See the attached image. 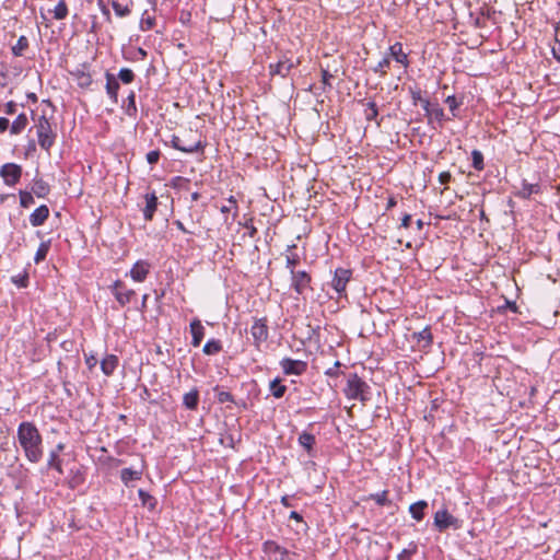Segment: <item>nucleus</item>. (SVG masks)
<instances>
[{
    "instance_id": "39",
    "label": "nucleus",
    "mask_w": 560,
    "mask_h": 560,
    "mask_svg": "<svg viewBox=\"0 0 560 560\" xmlns=\"http://www.w3.org/2000/svg\"><path fill=\"white\" fill-rule=\"evenodd\" d=\"M48 250H49V242H43L39 245V247L35 254V258H34L35 262L38 264L42 260H44L47 256Z\"/></svg>"
},
{
    "instance_id": "64",
    "label": "nucleus",
    "mask_w": 560,
    "mask_h": 560,
    "mask_svg": "<svg viewBox=\"0 0 560 560\" xmlns=\"http://www.w3.org/2000/svg\"><path fill=\"white\" fill-rule=\"evenodd\" d=\"M96 359L94 357H91V358H88L86 359V363L89 364L90 368L94 366L96 364Z\"/></svg>"
},
{
    "instance_id": "52",
    "label": "nucleus",
    "mask_w": 560,
    "mask_h": 560,
    "mask_svg": "<svg viewBox=\"0 0 560 560\" xmlns=\"http://www.w3.org/2000/svg\"><path fill=\"white\" fill-rule=\"evenodd\" d=\"M16 108H18V105L16 103L14 102H8L5 105H4V109L3 112L7 114V115H14L16 113Z\"/></svg>"
},
{
    "instance_id": "58",
    "label": "nucleus",
    "mask_w": 560,
    "mask_h": 560,
    "mask_svg": "<svg viewBox=\"0 0 560 560\" xmlns=\"http://www.w3.org/2000/svg\"><path fill=\"white\" fill-rule=\"evenodd\" d=\"M97 3L100 5V8H101L102 13L104 15H106L107 18H109L110 12H109L108 8L105 5L104 1L103 0H97Z\"/></svg>"
},
{
    "instance_id": "5",
    "label": "nucleus",
    "mask_w": 560,
    "mask_h": 560,
    "mask_svg": "<svg viewBox=\"0 0 560 560\" xmlns=\"http://www.w3.org/2000/svg\"><path fill=\"white\" fill-rule=\"evenodd\" d=\"M299 63V60H292L283 56L276 63L269 65V73L271 77L280 75L281 78H285Z\"/></svg>"
},
{
    "instance_id": "27",
    "label": "nucleus",
    "mask_w": 560,
    "mask_h": 560,
    "mask_svg": "<svg viewBox=\"0 0 560 560\" xmlns=\"http://www.w3.org/2000/svg\"><path fill=\"white\" fill-rule=\"evenodd\" d=\"M222 350V345L220 340L217 339H210L206 342L203 346V353L207 355L217 354Z\"/></svg>"
},
{
    "instance_id": "31",
    "label": "nucleus",
    "mask_w": 560,
    "mask_h": 560,
    "mask_svg": "<svg viewBox=\"0 0 560 560\" xmlns=\"http://www.w3.org/2000/svg\"><path fill=\"white\" fill-rule=\"evenodd\" d=\"M269 387H270V390H271L272 395L276 398H281L284 395L285 390H287V386L282 385L280 380H278V378L271 381Z\"/></svg>"
},
{
    "instance_id": "19",
    "label": "nucleus",
    "mask_w": 560,
    "mask_h": 560,
    "mask_svg": "<svg viewBox=\"0 0 560 560\" xmlns=\"http://www.w3.org/2000/svg\"><path fill=\"white\" fill-rule=\"evenodd\" d=\"M264 551L267 552V553H276V555H279V560H285L287 557L289 556V551L281 547L280 545H278L276 541L273 540H267L265 541L264 544Z\"/></svg>"
},
{
    "instance_id": "49",
    "label": "nucleus",
    "mask_w": 560,
    "mask_h": 560,
    "mask_svg": "<svg viewBox=\"0 0 560 560\" xmlns=\"http://www.w3.org/2000/svg\"><path fill=\"white\" fill-rule=\"evenodd\" d=\"M445 103L448 105L453 116H456L455 110L460 105V103L457 102L456 97L453 96V95H450V96L446 97Z\"/></svg>"
},
{
    "instance_id": "63",
    "label": "nucleus",
    "mask_w": 560,
    "mask_h": 560,
    "mask_svg": "<svg viewBox=\"0 0 560 560\" xmlns=\"http://www.w3.org/2000/svg\"><path fill=\"white\" fill-rule=\"evenodd\" d=\"M281 503L284 505V506H291L292 504L290 503L289 501V497L288 495H283L281 498Z\"/></svg>"
},
{
    "instance_id": "55",
    "label": "nucleus",
    "mask_w": 560,
    "mask_h": 560,
    "mask_svg": "<svg viewBox=\"0 0 560 560\" xmlns=\"http://www.w3.org/2000/svg\"><path fill=\"white\" fill-rule=\"evenodd\" d=\"M452 179V175L450 172H442L440 175H439V182L440 184L442 185H446L451 182Z\"/></svg>"
},
{
    "instance_id": "37",
    "label": "nucleus",
    "mask_w": 560,
    "mask_h": 560,
    "mask_svg": "<svg viewBox=\"0 0 560 560\" xmlns=\"http://www.w3.org/2000/svg\"><path fill=\"white\" fill-rule=\"evenodd\" d=\"M472 167L477 171H481L485 167L483 155L479 150L471 152Z\"/></svg>"
},
{
    "instance_id": "53",
    "label": "nucleus",
    "mask_w": 560,
    "mask_h": 560,
    "mask_svg": "<svg viewBox=\"0 0 560 560\" xmlns=\"http://www.w3.org/2000/svg\"><path fill=\"white\" fill-rule=\"evenodd\" d=\"M159 159H160V152L159 151H150L147 154V161H148L149 164L158 163Z\"/></svg>"
},
{
    "instance_id": "34",
    "label": "nucleus",
    "mask_w": 560,
    "mask_h": 560,
    "mask_svg": "<svg viewBox=\"0 0 560 560\" xmlns=\"http://www.w3.org/2000/svg\"><path fill=\"white\" fill-rule=\"evenodd\" d=\"M387 495H388V491L384 490L380 493L370 494V499L375 501L376 504L384 506V505H388L392 503V501L387 498Z\"/></svg>"
},
{
    "instance_id": "44",
    "label": "nucleus",
    "mask_w": 560,
    "mask_h": 560,
    "mask_svg": "<svg viewBox=\"0 0 560 560\" xmlns=\"http://www.w3.org/2000/svg\"><path fill=\"white\" fill-rule=\"evenodd\" d=\"M378 110L377 106L374 102L368 103V108L365 109V118L368 120H375L377 117Z\"/></svg>"
},
{
    "instance_id": "29",
    "label": "nucleus",
    "mask_w": 560,
    "mask_h": 560,
    "mask_svg": "<svg viewBox=\"0 0 560 560\" xmlns=\"http://www.w3.org/2000/svg\"><path fill=\"white\" fill-rule=\"evenodd\" d=\"M539 192V186L537 184L523 183L522 189L517 192V196L527 199L533 194Z\"/></svg>"
},
{
    "instance_id": "21",
    "label": "nucleus",
    "mask_w": 560,
    "mask_h": 560,
    "mask_svg": "<svg viewBox=\"0 0 560 560\" xmlns=\"http://www.w3.org/2000/svg\"><path fill=\"white\" fill-rule=\"evenodd\" d=\"M118 364V358L114 354H109L104 358L101 362V369L105 375H112Z\"/></svg>"
},
{
    "instance_id": "41",
    "label": "nucleus",
    "mask_w": 560,
    "mask_h": 560,
    "mask_svg": "<svg viewBox=\"0 0 560 560\" xmlns=\"http://www.w3.org/2000/svg\"><path fill=\"white\" fill-rule=\"evenodd\" d=\"M417 545L415 542H410L408 548H405L399 555L398 560H410L411 556L417 552Z\"/></svg>"
},
{
    "instance_id": "60",
    "label": "nucleus",
    "mask_w": 560,
    "mask_h": 560,
    "mask_svg": "<svg viewBox=\"0 0 560 560\" xmlns=\"http://www.w3.org/2000/svg\"><path fill=\"white\" fill-rule=\"evenodd\" d=\"M339 366H340V362H338V361H337V362L335 363V366H334V368H331V369L327 370L326 374H327V375H330V376L336 375V374H337V369H338Z\"/></svg>"
},
{
    "instance_id": "1",
    "label": "nucleus",
    "mask_w": 560,
    "mask_h": 560,
    "mask_svg": "<svg viewBox=\"0 0 560 560\" xmlns=\"http://www.w3.org/2000/svg\"><path fill=\"white\" fill-rule=\"evenodd\" d=\"M18 440L26 458L38 463L43 457L42 435L34 423L22 422L18 428Z\"/></svg>"
},
{
    "instance_id": "17",
    "label": "nucleus",
    "mask_w": 560,
    "mask_h": 560,
    "mask_svg": "<svg viewBox=\"0 0 560 560\" xmlns=\"http://www.w3.org/2000/svg\"><path fill=\"white\" fill-rule=\"evenodd\" d=\"M105 78H106V92H107L108 96L115 103H117L119 83H118L116 77L109 72H106Z\"/></svg>"
},
{
    "instance_id": "9",
    "label": "nucleus",
    "mask_w": 560,
    "mask_h": 560,
    "mask_svg": "<svg viewBox=\"0 0 560 560\" xmlns=\"http://www.w3.org/2000/svg\"><path fill=\"white\" fill-rule=\"evenodd\" d=\"M250 335L255 345L258 347L268 338V326L265 318L256 319L250 328Z\"/></svg>"
},
{
    "instance_id": "25",
    "label": "nucleus",
    "mask_w": 560,
    "mask_h": 560,
    "mask_svg": "<svg viewBox=\"0 0 560 560\" xmlns=\"http://www.w3.org/2000/svg\"><path fill=\"white\" fill-rule=\"evenodd\" d=\"M142 476L141 470H135L132 468H124L120 471L121 481L128 487L131 480H139Z\"/></svg>"
},
{
    "instance_id": "38",
    "label": "nucleus",
    "mask_w": 560,
    "mask_h": 560,
    "mask_svg": "<svg viewBox=\"0 0 560 560\" xmlns=\"http://www.w3.org/2000/svg\"><path fill=\"white\" fill-rule=\"evenodd\" d=\"M47 466L49 468H55L59 474H62L61 460L57 452H50Z\"/></svg>"
},
{
    "instance_id": "33",
    "label": "nucleus",
    "mask_w": 560,
    "mask_h": 560,
    "mask_svg": "<svg viewBox=\"0 0 560 560\" xmlns=\"http://www.w3.org/2000/svg\"><path fill=\"white\" fill-rule=\"evenodd\" d=\"M77 78L78 84L81 88H88L92 84V78L89 73H85L84 71L78 70L73 73Z\"/></svg>"
},
{
    "instance_id": "4",
    "label": "nucleus",
    "mask_w": 560,
    "mask_h": 560,
    "mask_svg": "<svg viewBox=\"0 0 560 560\" xmlns=\"http://www.w3.org/2000/svg\"><path fill=\"white\" fill-rule=\"evenodd\" d=\"M463 522L448 513L447 510L438 511L434 515V526L439 532H445L448 528L459 529Z\"/></svg>"
},
{
    "instance_id": "40",
    "label": "nucleus",
    "mask_w": 560,
    "mask_h": 560,
    "mask_svg": "<svg viewBox=\"0 0 560 560\" xmlns=\"http://www.w3.org/2000/svg\"><path fill=\"white\" fill-rule=\"evenodd\" d=\"M118 79L122 83L129 84L135 80V73L131 69L122 68L118 73Z\"/></svg>"
},
{
    "instance_id": "50",
    "label": "nucleus",
    "mask_w": 560,
    "mask_h": 560,
    "mask_svg": "<svg viewBox=\"0 0 560 560\" xmlns=\"http://www.w3.org/2000/svg\"><path fill=\"white\" fill-rule=\"evenodd\" d=\"M154 24H155V19L148 16V18L141 20L140 27L142 31H149L154 26Z\"/></svg>"
},
{
    "instance_id": "22",
    "label": "nucleus",
    "mask_w": 560,
    "mask_h": 560,
    "mask_svg": "<svg viewBox=\"0 0 560 560\" xmlns=\"http://www.w3.org/2000/svg\"><path fill=\"white\" fill-rule=\"evenodd\" d=\"M27 124H28L27 116H26V114L22 113V114L18 115L15 120L11 124L10 132L12 135H19L26 128Z\"/></svg>"
},
{
    "instance_id": "15",
    "label": "nucleus",
    "mask_w": 560,
    "mask_h": 560,
    "mask_svg": "<svg viewBox=\"0 0 560 560\" xmlns=\"http://www.w3.org/2000/svg\"><path fill=\"white\" fill-rule=\"evenodd\" d=\"M49 217V209L46 205H42L30 215V223L33 226H40Z\"/></svg>"
},
{
    "instance_id": "6",
    "label": "nucleus",
    "mask_w": 560,
    "mask_h": 560,
    "mask_svg": "<svg viewBox=\"0 0 560 560\" xmlns=\"http://www.w3.org/2000/svg\"><path fill=\"white\" fill-rule=\"evenodd\" d=\"M22 176V167L15 163L3 164L0 168V177L8 186L18 184Z\"/></svg>"
},
{
    "instance_id": "18",
    "label": "nucleus",
    "mask_w": 560,
    "mask_h": 560,
    "mask_svg": "<svg viewBox=\"0 0 560 560\" xmlns=\"http://www.w3.org/2000/svg\"><path fill=\"white\" fill-rule=\"evenodd\" d=\"M389 55L393 57L397 62L401 63L404 67H408L409 60L408 55L404 52L402 45L400 43H395L389 47Z\"/></svg>"
},
{
    "instance_id": "20",
    "label": "nucleus",
    "mask_w": 560,
    "mask_h": 560,
    "mask_svg": "<svg viewBox=\"0 0 560 560\" xmlns=\"http://www.w3.org/2000/svg\"><path fill=\"white\" fill-rule=\"evenodd\" d=\"M422 107L429 117H433L439 121L444 119V110L439 105L433 106L428 100H422Z\"/></svg>"
},
{
    "instance_id": "36",
    "label": "nucleus",
    "mask_w": 560,
    "mask_h": 560,
    "mask_svg": "<svg viewBox=\"0 0 560 560\" xmlns=\"http://www.w3.org/2000/svg\"><path fill=\"white\" fill-rule=\"evenodd\" d=\"M68 15V8L63 0L59 1V3L54 9V18L56 20H63Z\"/></svg>"
},
{
    "instance_id": "7",
    "label": "nucleus",
    "mask_w": 560,
    "mask_h": 560,
    "mask_svg": "<svg viewBox=\"0 0 560 560\" xmlns=\"http://www.w3.org/2000/svg\"><path fill=\"white\" fill-rule=\"evenodd\" d=\"M352 276L351 270L345 268H338L335 271L334 278L331 280V287L338 294V296H342L346 292L347 283L350 281Z\"/></svg>"
},
{
    "instance_id": "3",
    "label": "nucleus",
    "mask_w": 560,
    "mask_h": 560,
    "mask_svg": "<svg viewBox=\"0 0 560 560\" xmlns=\"http://www.w3.org/2000/svg\"><path fill=\"white\" fill-rule=\"evenodd\" d=\"M38 138V144L42 149L49 151L54 145L56 133L52 130L51 124L46 116H40L35 125Z\"/></svg>"
},
{
    "instance_id": "30",
    "label": "nucleus",
    "mask_w": 560,
    "mask_h": 560,
    "mask_svg": "<svg viewBox=\"0 0 560 560\" xmlns=\"http://www.w3.org/2000/svg\"><path fill=\"white\" fill-rule=\"evenodd\" d=\"M27 47H28V39L25 36H20L16 44L12 47V52L16 57L23 56V54L27 49Z\"/></svg>"
},
{
    "instance_id": "14",
    "label": "nucleus",
    "mask_w": 560,
    "mask_h": 560,
    "mask_svg": "<svg viewBox=\"0 0 560 560\" xmlns=\"http://www.w3.org/2000/svg\"><path fill=\"white\" fill-rule=\"evenodd\" d=\"M190 332L192 336L191 345L194 347H199L205 337V328H203L200 319L195 318L191 320Z\"/></svg>"
},
{
    "instance_id": "61",
    "label": "nucleus",
    "mask_w": 560,
    "mask_h": 560,
    "mask_svg": "<svg viewBox=\"0 0 560 560\" xmlns=\"http://www.w3.org/2000/svg\"><path fill=\"white\" fill-rule=\"evenodd\" d=\"M229 203H226V207H231L234 208V209H237V206H236V199L234 196H231L229 199H228Z\"/></svg>"
},
{
    "instance_id": "42",
    "label": "nucleus",
    "mask_w": 560,
    "mask_h": 560,
    "mask_svg": "<svg viewBox=\"0 0 560 560\" xmlns=\"http://www.w3.org/2000/svg\"><path fill=\"white\" fill-rule=\"evenodd\" d=\"M34 203L33 195L28 191H20V205L23 208H28L31 205Z\"/></svg>"
},
{
    "instance_id": "43",
    "label": "nucleus",
    "mask_w": 560,
    "mask_h": 560,
    "mask_svg": "<svg viewBox=\"0 0 560 560\" xmlns=\"http://www.w3.org/2000/svg\"><path fill=\"white\" fill-rule=\"evenodd\" d=\"M112 7H113L115 13L120 18H124V16H127L130 14V9L128 8V5H122L117 1H113Z\"/></svg>"
},
{
    "instance_id": "35",
    "label": "nucleus",
    "mask_w": 560,
    "mask_h": 560,
    "mask_svg": "<svg viewBox=\"0 0 560 560\" xmlns=\"http://www.w3.org/2000/svg\"><path fill=\"white\" fill-rule=\"evenodd\" d=\"M413 337L418 340V341H424L425 342V346H429L432 343V334H431V330L429 327H425L423 328L421 331L419 332H413Z\"/></svg>"
},
{
    "instance_id": "32",
    "label": "nucleus",
    "mask_w": 560,
    "mask_h": 560,
    "mask_svg": "<svg viewBox=\"0 0 560 560\" xmlns=\"http://www.w3.org/2000/svg\"><path fill=\"white\" fill-rule=\"evenodd\" d=\"M138 493H139V498L141 500V503L143 506H148L149 510H153L155 508V505H156L155 498H153L151 494H149L148 492H145L142 489H140Z\"/></svg>"
},
{
    "instance_id": "23",
    "label": "nucleus",
    "mask_w": 560,
    "mask_h": 560,
    "mask_svg": "<svg viewBox=\"0 0 560 560\" xmlns=\"http://www.w3.org/2000/svg\"><path fill=\"white\" fill-rule=\"evenodd\" d=\"M199 402V392L197 388H194L189 393L184 395L183 404L189 410H195L198 407Z\"/></svg>"
},
{
    "instance_id": "51",
    "label": "nucleus",
    "mask_w": 560,
    "mask_h": 560,
    "mask_svg": "<svg viewBox=\"0 0 560 560\" xmlns=\"http://www.w3.org/2000/svg\"><path fill=\"white\" fill-rule=\"evenodd\" d=\"M300 262V257L296 254H292L287 256V267L290 268V270H294L295 265Z\"/></svg>"
},
{
    "instance_id": "28",
    "label": "nucleus",
    "mask_w": 560,
    "mask_h": 560,
    "mask_svg": "<svg viewBox=\"0 0 560 560\" xmlns=\"http://www.w3.org/2000/svg\"><path fill=\"white\" fill-rule=\"evenodd\" d=\"M32 191L39 198H44L48 195L49 192V186L46 182H44L43 179H36L33 187H32Z\"/></svg>"
},
{
    "instance_id": "45",
    "label": "nucleus",
    "mask_w": 560,
    "mask_h": 560,
    "mask_svg": "<svg viewBox=\"0 0 560 560\" xmlns=\"http://www.w3.org/2000/svg\"><path fill=\"white\" fill-rule=\"evenodd\" d=\"M214 390L218 392L217 399L219 402H221V404L234 402V398L231 393L224 392V390H219L218 387H215Z\"/></svg>"
},
{
    "instance_id": "12",
    "label": "nucleus",
    "mask_w": 560,
    "mask_h": 560,
    "mask_svg": "<svg viewBox=\"0 0 560 560\" xmlns=\"http://www.w3.org/2000/svg\"><path fill=\"white\" fill-rule=\"evenodd\" d=\"M292 280L293 287L298 293H302L305 288L308 287L311 282V277L305 271H294L292 270Z\"/></svg>"
},
{
    "instance_id": "48",
    "label": "nucleus",
    "mask_w": 560,
    "mask_h": 560,
    "mask_svg": "<svg viewBox=\"0 0 560 560\" xmlns=\"http://www.w3.org/2000/svg\"><path fill=\"white\" fill-rule=\"evenodd\" d=\"M137 112V107H136V96H135V93L131 92L128 96V106H127V114L129 116L131 115H135Z\"/></svg>"
},
{
    "instance_id": "47",
    "label": "nucleus",
    "mask_w": 560,
    "mask_h": 560,
    "mask_svg": "<svg viewBox=\"0 0 560 560\" xmlns=\"http://www.w3.org/2000/svg\"><path fill=\"white\" fill-rule=\"evenodd\" d=\"M332 78V74L326 70L322 69V90L325 92L327 89H331L332 85L330 83V79Z\"/></svg>"
},
{
    "instance_id": "24",
    "label": "nucleus",
    "mask_w": 560,
    "mask_h": 560,
    "mask_svg": "<svg viewBox=\"0 0 560 560\" xmlns=\"http://www.w3.org/2000/svg\"><path fill=\"white\" fill-rule=\"evenodd\" d=\"M428 508L427 501H418L409 506V512L416 521H422L424 517V510Z\"/></svg>"
},
{
    "instance_id": "13",
    "label": "nucleus",
    "mask_w": 560,
    "mask_h": 560,
    "mask_svg": "<svg viewBox=\"0 0 560 560\" xmlns=\"http://www.w3.org/2000/svg\"><path fill=\"white\" fill-rule=\"evenodd\" d=\"M172 144L175 149L185 153H194L202 148L200 140L197 142L184 143V141L177 136H173Z\"/></svg>"
},
{
    "instance_id": "56",
    "label": "nucleus",
    "mask_w": 560,
    "mask_h": 560,
    "mask_svg": "<svg viewBox=\"0 0 560 560\" xmlns=\"http://www.w3.org/2000/svg\"><path fill=\"white\" fill-rule=\"evenodd\" d=\"M10 127L9 119L0 117V132H4Z\"/></svg>"
},
{
    "instance_id": "46",
    "label": "nucleus",
    "mask_w": 560,
    "mask_h": 560,
    "mask_svg": "<svg viewBox=\"0 0 560 560\" xmlns=\"http://www.w3.org/2000/svg\"><path fill=\"white\" fill-rule=\"evenodd\" d=\"M389 66H390V58L384 57L377 63V66L374 68V71L378 72L381 75H385L386 74V69L389 68Z\"/></svg>"
},
{
    "instance_id": "8",
    "label": "nucleus",
    "mask_w": 560,
    "mask_h": 560,
    "mask_svg": "<svg viewBox=\"0 0 560 560\" xmlns=\"http://www.w3.org/2000/svg\"><path fill=\"white\" fill-rule=\"evenodd\" d=\"M112 292L120 306L128 304L136 295L135 290L128 289L121 281H116L114 283Z\"/></svg>"
},
{
    "instance_id": "26",
    "label": "nucleus",
    "mask_w": 560,
    "mask_h": 560,
    "mask_svg": "<svg viewBox=\"0 0 560 560\" xmlns=\"http://www.w3.org/2000/svg\"><path fill=\"white\" fill-rule=\"evenodd\" d=\"M299 443L307 451L308 454H311L315 444V436L312 433L304 431L299 436Z\"/></svg>"
},
{
    "instance_id": "10",
    "label": "nucleus",
    "mask_w": 560,
    "mask_h": 560,
    "mask_svg": "<svg viewBox=\"0 0 560 560\" xmlns=\"http://www.w3.org/2000/svg\"><path fill=\"white\" fill-rule=\"evenodd\" d=\"M283 372L288 375H301L307 369V363L301 360H292L289 358L280 362Z\"/></svg>"
},
{
    "instance_id": "62",
    "label": "nucleus",
    "mask_w": 560,
    "mask_h": 560,
    "mask_svg": "<svg viewBox=\"0 0 560 560\" xmlns=\"http://www.w3.org/2000/svg\"><path fill=\"white\" fill-rule=\"evenodd\" d=\"M290 518L295 520V521H298V522H301V521H302V515H301V514H299V513H298V512H295V511H292V512L290 513Z\"/></svg>"
},
{
    "instance_id": "59",
    "label": "nucleus",
    "mask_w": 560,
    "mask_h": 560,
    "mask_svg": "<svg viewBox=\"0 0 560 560\" xmlns=\"http://www.w3.org/2000/svg\"><path fill=\"white\" fill-rule=\"evenodd\" d=\"M410 222H411V215L405 214L401 219V226L407 229V228H409Z\"/></svg>"
},
{
    "instance_id": "2",
    "label": "nucleus",
    "mask_w": 560,
    "mask_h": 560,
    "mask_svg": "<svg viewBox=\"0 0 560 560\" xmlns=\"http://www.w3.org/2000/svg\"><path fill=\"white\" fill-rule=\"evenodd\" d=\"M369 390L370 386L355 373L348 375L347 385L343 392L349 399H357L365 402L369 399Z\"/></svg>"
},
{
    "instance_id": "11",
    "label": "nucleus",
    "mask_w": 560,
    "mask_h": 560,
    "mask_svg": "<svg viewBox=\"0 0 560 560\" xmlns=\"http://www.w3.org/2000/svg\"><path fill=\"white\" fill-rule=\"evenodd\" d=\"M151 265L145 260L137 261L130 270L131 278L137 282H142L150 271Z\"/></svg>"
},
{
    "instance_id": "16",
    "label": "nucleus",
    "mask_w": 560,
    "mask_h": 560,
    "mask_svg": "<svg viewBox=\"0 0 560 560\" xmlns=\"http://www.w3.org/2000/svg\"><path fill=\"white\" fill-rule=\"evenodd\" d=\"M158 207V197L154 192L145 195V208L143 209V217L147 221L153 219V214Z\"/></svg>"
},
{
    "instance_id": "54",
    "label": "nucleus",
    "mask_w": 560,
    "mask_h": 560,
    "mask_svg": "<svg viewBox=\"0 0 560 560\" xmlns=\"http://www.w3.org/2000/svg\"><path fill=\"white\" fill-rule=\"evenodd\" d=\"M12 281L20 288H25L27 285V276L25 275L23 277H12Z\"/></svg>"
},
{
    "instance_id": "57",
    "label": "nucleus",
    "mask_w": 560,
    "mask_h": 560,
    "mask_svg": "<svg viewBox=\"0 0 560 560\" xmlns=\"http://www.w3.org/2000/svg\"><path fill=\"white\" fill-rule=\"evenodd\" d=\"M174 225H176L177 229L180 230L184 233H190V234L194 233L192 231L187 230L186 226L184 225V223L180 220L174 221Z\"/></svg>"
}]
</instances>
